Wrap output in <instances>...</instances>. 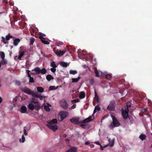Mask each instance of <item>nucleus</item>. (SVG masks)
Masks as SVG:
<instances>
[{
	"instance_id": "1",
	"label": "nucleus",
	"mask_w": 152,
	"mask_h": 152,
	"mask_svg": "<svg viewBox=\"0 0 152 152\" xmlns=\"http://www.w3.org/2000/svg\"><path fill=\"white\" fill-rule=\"evenodd\" d=\"M94 118V115H93L91 116L86 118L83 121H81V124L80 126L81 127L84 129H88L90 127V126L86 123H88L91 121H92Z\"/></svg>"
},
{
	"instance_id": "2",
	"label": "nucleus",
	"mask_w": 152,
	"mask_h": 152,
	"mask_svg": "<svg viewBox=\"0 0 152 152\" xmlns=\"http://www.w3.org/2000/svg\"><path fill=\"white\" fill-rule=\"evenodd\" d=\"M57 123L56 119H54L47 123L46 126L50 129L55 132L58 129V126L56 124Z\"/></svg>"
},
{
	"instance_id": "3",
	"label": "nucleus",
	"mask_w": 152,
	"mask_h": 152,
	"mask_svg": "<svg viewBox=\"0 0 152 152\" xmlns=\"http://www.w3.org/2000/svg\"><path fill=\"white\" fill-rule=\"evenodd\" d=\"M126 108L124 110V119H126L129 118V112L132 106V103L130 102H128L126 103Z\"/></svg>"
},
{
	"instance_id": "4",
	"label": "nucleus",
	"mask_w": 152,
	"mask_h": 152,
	"mask_svg": "<svg viewBox=\"0 0 152 152\" xmlns=\"http://www.w3.org/2000/svg\"><path fill=\"white\" fill-rule=\"evenodd\" d=\"M111 116L113 122L110 124V127L113 128L115 127L119 126L120 125V123L116 119V118L113 115H111Z\"/></svg>"
},
{
	"instance_id": "5",
	"label": "nucleus",
	"mask_w": 152,
	"mask_h": 152,
	"mask_svg": "<svg viewBox=\"0 0 152 152\" xmlns=\"http://www.w3.org/2000/svg\"><path fill=\"white\" fill-rule=\"evenodd\" d=\"M32 71H34L37 74H45L47 72V71L45 68H43L42 69H40L38 67H36L32 70Z\"/></svg>"
},
{
	"instance_id": "6",
	"label": "nucleus",
	"mask_w": 152,
	"mask_h": 152,
	"mask_svg": "<svg viewBox=\"0 0 152 152\" xmlns=\"http://www.w3.org/2000/svg\"><path fill=\"white\" fill-rule=\"evenodd\" d=\"M21 91L24 93L28 95H31L32 96H35V93L32 91L30 89L27 87H24L21 89Z\"/></svg>"
},
{
	"instance_id": "7",
	"label": "nucleus",
	"mask_w": 152,
	"mask_h": 152,
	"mask_svg": "<svg viewBox=\"0 0 152 152\" xmlns=\"http://www.w3.org/2000/svg\"><path fill=\"white\" fill-rule=\"evenodd\" d=\"M68 115L67 112L62 111L58 115V120L60 121H62L64 118H65Z\"/></svg>"
},
{
	"instance_id": "8",
	"label": "nucleus",
	"mask_w": 152,
	"mask_h": 152,
	"mask_svg": "<svg viewBox=\"0 0 152 152\" xmlns=\"http://www.w3.org/2000/svg\"><path fill=\"white\" fill-rule=\"evenodd\" d=\"M60 103L61 107L64 109L66 110L68 108V104L65 99H63L61 100Z\"/></svg>"
},
{
	"instance_id": "9",
	"label": "nucleus",
	"mask_w": 152,
	"mask_h": 152,
	"mask_svg": "<svg viewBox=\"0 0 152 152\" xmlns=\"http://www.w3.org/2000/svg\"><path fill=\"white\" fill-rule=\"evenodd\" d=\"M107 109L110 111H114L115 110V102L114 100L111 101L108 106Z\"/></svg>"
},
{
	"instance_id": "10",
	"label": "nucleus",
	"mask_w": 152,
	"mask_h": 152,
	"mask_svg": "<svg viewBox=\"0 0 152 152\" xmlns=\"http://www.w3.org/2000/svg\"><path fill=\"white\" fill-rule=\"evenodd\" d=\"M70 121L72 123L75 124H79L81 123V121H79V118H73L70 120Z\"/></svg>"
},
{
	"instance_id": "11",
	"label": "nucleus",
	"mask_w": 152,
	"mask_h": 152,
	"mask_svg": "<svg viewBox=\"0 0 152 152\" xmlns=\"http://www.w3.org/2000/svg\"><path fill=\"white\" fill-rule=\"evenodd\" d=\"M66 50L58 51L55 52V53L58 56L63 55L65 53Z\"/></svg>"
},
{
	"instance_id": "12",
	"label": "nucleus",
	"mask_w": 152,
	"mask_h": 152,
	"mask_svg": "<svg viewBox=\"0 0 152 152\" xmlns=\"http://www.w3.org/2000/svg\"><path fill=\"white\" fill-rule=\"evenodd\" d=\"M39 38L41 39V40L42 43L46 45H49L50 44L49 42L44 40L45 38L43 37L42 36H40L39 37Z\"/></svg>"
},
{
	"instance_id": "13",
	"label": "nucleus",
	"mask_w": 152,
	"mask_h": 152,
	"mask_svg": "<svg viewBox=\"0 0 152 152\" xmlns=\"http://www.w3.org/2000/svg\"><path fill=\"white\" fill-rule=\"evenodd\" d=\"M146 137V136L143 134H141L139 136V138L142 141H143L145 140Z\"/></svg>"
},
{
	"instance_id": "14",
	"label": "nucleus",
	"mask_w": 152,
	"mask_h": 152,
	"mask_svg": "<svg viewBox=\"0 0 152 152\" xmlns=\"http://www.w3.org/2000/svg\"><path fill=\"white\" fill-rule=\"evenodd\" d=\"M114 139H113L112 140H111L110 138H109L108 139V141L109 142V145L111 147H113L114 144Z\"/></svg>"
},
{
	"instance_id": "15",
	"label": "nucleus",
	"mask_w": 152,
	"mask_h": 152,
	"mask_svg": "<svg viewBox=\"0 0 152 152\" xmlns=\"http://www.w3.org/2000/svg\"><path fill=\"white\" fill-rule=\"evenodd\" d=\"M27 111V108L25 106H22L21 108L20 112L22 113H25Z\"/></svg>"
},
{
	"instance_id": "16",
	"label": "nucleus",
	"mask_w": 152,
	"mask_h": 152,
	"mask_svg": "<svg viewBox=\"0 0 152 152\" xmlns=\"http://www.w3.org/2000/svg\"><path fill=\"white\" fill-rule=\"evenodd\" d=\"M100 110V107L98 106H96L94 108V111L92 115H93L94 116V114L96 112H97V111H99Z\"/></svg>"
},
{
	"instance_id": "17",
	"label": "nucleus",
	"mask_w": 152,
	"mask_h": 152,
	"mask_svg": "<svg viewBox=\"0 0 152 152\" xmlns=\"http://www.w3.org/2000/svg\"><path fill=\"white\" fill-rule=\"evenodd\" d=\"M85 96V93L83 91H81L80 92L79 95V98L80 99L84 98Z\"/></svg>"
},
{
	"instance_id": "18",
	"label": "nucleus",
	"mask_w": 152,
	"mask_h": 152,
	"mask_svg": "<svg viewBox=\"0 0 152 152\" xmlns=\"http://www.w3.org/2000/svg\"><path fill=\"white\" fill-rule=\"evenodd\" d=\"M20 41V40L19 38H17L15 39L14 41V45L15 46L17 45Z\"/></svg>"
},
{
	"instance_id": "19",
	"label": "nucleus",
	"mask_w": 152,
	"mask_h": 152,
	"mask_svg": "<svg viewBox=\"0 0 152 152\" xmlns=\"http://www.w3.org/2000/svg\"><path fill=\"white\" fill-rule=\"evenodd\" d=\"M60 65L63 67H66L69 65V64H67L64 62H61L60 63Z\"/></svg>"
},
{
	"instance_id": "20",
	"label": "nucleus",
	"mask_w": 152,
	"mask_h": 152,
	"mask_svg": "<svg viewBox=\"0 0 152 152\" xmlns=\"http://www.w3.org/2000/svg\"><path fill=\"white\" fill-rule=\"evenodd\" d=\"M35 94L36 95L35 96H34L33 97H36L37 98H39V99L41 100H42L44 98H45V97H43V96H39V95L38 93H35Z\"/></svg>"
},
{
	"instance_id": "21",
	"label": "nucleus",
	"mask_w": 152,
	"mask_h": 152,
	"mask_svg": "<svg viewBox=\"0 0 152 152\" xmlns=\"http://www.w3.org/2000/svg\"><path fill=\"white\" fill-rule=\"evenodd\" d=\"M28 107L30 110H33L34 109V106L32 103H29L28 105Z\"/></svg>"
},
{
	"instance_id": "22",
	"label": "nucleus",
	"mask_w": 152,
	"mask_h": 152,
	"mask_svg": "<svg viewBox=\"0 0 152 152\" xmlns=\"http://www.w3.org/2000/svg\"><path fill=\"white\" fill-rule=\"evenodd\" d=\"M76 149L75 148L72 147L66 152H76Z\"/></svg>"
},
{
	"instance_id": "23",
	"label": "nucleus",
	"mask_w": 152,
	"mask_h": 152,
	"mask_svg": "<svg viewBox=\"0 0 152 152\" xmlns=\"http://www.w3.org/2000/svg\"><path fill=\"white\" fill-rule=\"evenodd\" d=\"M47 80L48 81H50L51 79H53V78L50 75H48L46 77Z\"/></svg>"
},
{
	"instance_id": "24",
	"label": "nucleus",
	"mask_w": 152,
	"mask_h": 152,
	"mask_svg": "<svg viewBox=\"0 0 152 152\" xmlns=\"http://www.w3.org/2000/svg\"><path fill=\"white\" fill-rule=\"evenodd\" d=\"M80 79V77L78 76L77 78H72V83H77L79 80Z\"/></svg>"
},
{
	"instance_id": "25",
	"label": "nucleus",
	"mask_w": 152,
	"mask_h": 152,
	"mask_svg": "<svg viewBox=\"0 0 152 152\" xmlns=\"http://www.w3.org/2000/svg\"><path fill=\"white\" fill-rule=\"evenodd\" d=\"M37 91L39 92H43L44 91V89L41 87H38L37 88Z\"/></svg>"
},
{
	"instance_id": "26",
	"label": "nucleus",
	"mask_w": 152,
	"mask_h": 152,
	"mask_svg": "<svg viewBox=\"0 0 152 152\" xmlns=\"http://www.w3.org/2000/svg\"><path fill=\"white\" fill-rule=\"evenodd\" d=\"M58 88V86H57L56 88L55 87V86H50L49 88V91H51L52 90H55L57 89Z\"/></svg>"
},
{
	"instance_id": "27",
	"label": "nucleus",
	"mask_w": 152,
	"mask_h": 152,
	"mask_svg": "<svg viewBox=\"0 0 152 152\" xmlns=\"http://www.w3.org/2000/svg\"><path fill=\"white\" fill-rule=\"evenodd\" d=\"M25 140V137L24 136V135H23L22 136L21 138H20L19 139V141L20 142H24Z\"/></svg>"
},
{
	"instance_id": "28",
	"label": "nucleus",
	"mask_w": 152,
	"mask_h": 152,
	"mask_svg": "<svg viewBox=\"0 0 152 152\" xmlns=\"http://www.w3.org/2000/svg\"><path fill=\"white\" fill-rule=\"evenodd\" d=\"M0 56L2 60H4L5 57V54L3 52H0Z\"/></svg>"
},
{
	"instance_id": "29",
	"label": "nucleus",
	"mask_w": 152,
	"mask_h": 152,
	"mask_svg": "<svg viewBox=\"0 0 152 152\" xmlns=\"http://www.w3.org/2000/svg\"><path fill=\"white\" fill-rule=\"evenodd\" d=\"M77 73V72L76 70H70L69 71V73L70 74L75 75Z\"/></svg>"
},
{
	"instance_id": "30",
	"label": "nucleus",
	"mask_w": 152,
	"mask_h": 152,
	"mask_svg": "<svg viewBox=\"0 0 152 152\" xmlns=\"http://www.w3.org/2000/svg\"><path fill=\"white\" fill-rule=\"evenodd\" d=\"M12 37L11 35H10V34H9L6 37V39L7 40H9L10 38Z\"/></svg>"
},
{
	"instance_id": "31",
	"label": "nucleus",
	"mask_w": 152,
	"mask_h": 152,
	"mask_svg": "<svg viewBox=\"0 0 152 152\" xmlns=\"http://www.w3.org/2000/svg\"><path fill=\"white\" fill-rule=\"evenodd\" d=\"M34 41V39L33 37H31L30 39V45H32Z\"/></svg>"
},
{
	"instance_id": "32",
	"label": "nucleus",
	"mask_w": 152,
	"mask_h": 152,
	"mask_svg": "<svg viewBox=\"0 0 152 152\" xmlns=\"http://www.w3.org/2000/svg\"><path fill=\"white\" fill-rule=\"evenodd\" d=\"M95 98L97 102L99 100V98L96 91H95Z\"/></svg>"
},
{
	"instance_id": "33",
	"label": "nucleus",
	"mask_w": 152,
	"mask_h": 152,
	"mask_svg": "<svg viewBox=\"0 0 152 152\" xmlns=\"http://www.w3.org/2000/svg\"><path fill=\"white\" fill-rule=\"evenodd\" d=\"M124 86L126 88H127L129 87L130 85L129 83L126 82L124 83Z\"/></svg>"
},
{
	"instance_id": "34",
	"label": "nucleus",
	"mask_w": 152,
	"mask_h": 152,
	"mask_svg": "<svg viewBox=\"0 0 152 152\" xmlns=\"http://www.w3.org/2000/svg\"><path fill=\"white\" fill-rule=\"evenodd\" d=\"M51 66L53 68H56L57 66L55 64V62H52L51 64Z\"/></svg>"
},
{
	"instance_id": "35",
	"label": "nucleus",
	"mask_w": 152,
	"mask_h": 152,
	"mask_svg": "<svg viewBox=\"0 0 152 152\" xmlns=\"http://www.w3.org/2000/svg\"><path fill=\"white\" fill-rule=\"evenodd\" d=\"M45 109L47 111H49L50 110V108L47 105H45L44 107Z\"/></svg>"
},
{
	"instance_id": "36",
	"label": "nucleus",
	"mask_w": 152,
	"mask_h": 152,
	"mask_svg": "<svg viewBox=\"0 0 152 152\" xmlns=\"http://www.w3.org/2000/svg\"><path fill=\"white\" fill-rule=\"evenodd\" d=\"M26 127H24L23 128L24 129H23V131H24V134L25 136H27L28 135V133L26 132Z\"/></svg>"
},
{
	"instance_id": "37",
	"label": "nucleus",
	"mask_w": 152,
	"mask_h": 152,
	"mask_svg": "<svg viewBox=\"0 0 152 152\" xmlns=\"http://www.w3.org/2000/svg\"><path fill=\"white\" fill-rule=\"evenodd\" d=\"M26 52V50H24L23 51V52H21L20 53V56H21L22 57L24 55L25 53Z\"/></svg>"
},
{
	"instance_id": "38",
	"label": "nucleus",
	"mask_w": 152,
	"mask_h": 152,
	"mask_svg": "<svg viewBox=\"0 0 152 152\" xmlns=\"http://www.w3.org/2000/svg\"><path fill=\"white\" fill-rule=\"evenodd\" d=\"M1 38L2 39L1 41L4 42L5 44L6 43L7 41L6 40L5 38L4 37H2Z\"/></svg>"
},
{
	"instance_id": "39",
	"label": "nucleus",
	"mask_w": 152,
	"mask_h": 152,
	"mask_svg": "<svg viewBox=\"0 0 152 152\" xmlns=\"http://www.w3.org/2000/svg\"><path fill=\"white\" fill-rule=\"evenodd\" d=\"M95 76L97 77H99V75L98 71L97 70H95Z\"/></svg>"
},
{
	"instance_id": "40",
	"label": "nucleus",
	"mask_w": 152,
	"mask_h": 152,
	"mask_svg": "<svg viewBox=\"0 0 152 152\" xmlns=\"http://www.w3.org/2000/svg\"><path fill=\"white\" fill-rule=\"evenodd\" d=\"M34 79L33 77H30L29 78V82L30 83H33L34 82Z\"/></svg>"
},
{
	"instance_id": "41",
	"label": "nucleus",
	"mask_w": 152,
	"mask_h": 152,
	"mask_svg": "<svg viewBox=\"0 0 152 152\" xmlns=\"http://www.w3.org/2000/svg\"><path fill=\"white\" fill-rule=\"evenodd\" d=\"M15 84L16 85L19 86L21 84V83L20 81H16L15 82Z\"/></svg>"
},
{
	"instance_id": "42",
	"label": "nucleus",
	"mask_w": 152,
	"mask_h": 152,
	"mask_svg": "<svg viewBox=\"0 0 152 152\" xmlns=\"http://www.w3.org/2000/svg\"><path fill=\"white\" fill-rule=\"evenodd\" d=\"M50 70L53 72H56V69H55V68H51L50 69Z\"/></svg>"
},
{
	"instance_id": "43",
	"label": "nucleus",
	"mask_w": 152,
	"mask_h": 152,
	"mask_svg": "<svg viewBox=\"0 0 152 152\" xmlns=\"http://www.w3.org/2000/svg\"><path fill=\"white\" fill-rule=\"evenodd\" d=\"M72 102H79V100L78 99H76L73 100H72L71 101Z\"/></svg>"
},
{
	"instance_id": "44",
	"label": "nucleus",
	"mask_w": 152,
	"mask_h": 152,
	"mask_svg": "<svg viewBox=\"0 0 152 152\" xmlns=\"http://www.w3.org/2000/svg\"><path fill=\"white\" fill-rule=\"evenodd\" d=\"M7 63V61L6 60H4H4H3V61L1 62V64H6Z\"/></svg>"
},
{
	"instance_id": "45",
	"label": "nucleus",
	"mask_w": 152,
	"mask_h": 152,
	"mask_svg": "<svg viewBox=\"0 0 152 152\" xmlns=\"http://www.w3.org/2000/svg\"><path fill=\"white\" fill-rule=\"evenodd\" d=\"M122 111V117L124 118V109L122 108L121 109Z\"/></svg>"
},
{
	"instance_id": "46",
	"label": "nucleus",
	"mask_w": 152,
	"mask_h": 152,
	"mask_svg": "<svg viewBox=\"0 0 152 152\" xmlns=\"http://www.w3.org/2000/svg\"><path fill=\"white\" fill-rule=\"evenodd\" d=\"M76 105L75 104H74L72 106V109H74Z\"/></svg>"
},
{
	"instance_id": "47",
	"label": "nucleus",
	"mask_w": 152,
	"mask_h": 152,
	"mask_svg": "<svg viewBox=\"0 0 152 152\" xmlns=\"http://www.w3.org/2000/svg\"><path fill=\"white\" fill-rule=\"evenodd\" d=\"M95 143H96L97 145H99L100 146H101V145L99 142H95Z\"/></svg>"
},
{
	"instance_id": "48",
	"label": "nucleus",
	"mask_w": 152,
	"mask_h": 152,
	"mask_svg": "<svg viewBox=\"0 0 152 152\" xmlns=\"http://www.w3.org/2000/svg\"><path fill=\"white\" fill-rule=\"evenodd\" d=\"M100 146H101V147H100V149L101 150H103V148H104V147H103L101 146V145ZM106 147V146H104V147Z\"/></svg>"
},
{
	"instance_id": "49",
	"label": "nucleus",
	"mask_w": 152,
	"mask_h": 152,
	"mask_svg": "<svg viewBox=\"0 0 152 152\" xmlns=\"http://www.w3.org/2000/svg\"><path fill=\"white\" fill-rule=\"evenodd\" d=\"M65 141L67 142H68L69 141V140L67 138L65 139Z\"/></svg>"
},
{
	"instance_id": "50",
	"label": "nucleus",
	"mask_w": 152,
	"mask_h": 152,
	"mask_svg": "<svg viewBox=\"0 0 152 152\" xmlns=\"http://www.w3.org/2000/svg\"><path fill=\"white\" fill-rule=\"evenodd\" d=\"M21 57L22 56H20V55H19V56L18 57V58L20 60H21Z\"/></svg>"
},
{
	"instance_id": "51",
	"label": "nucleus",
	"mask_w": 152,
	"mask_h": 152,
	"mask_svg": "<svg viewBox=\"0 0 152 152\" xmlns=\"http://www.w3.org/2000/svg\"><path fill=\"white\" fill-rule=\"evenodd\" d=\"M66 134H63V137L65 138L66 137Z\"/></svg>"
},
{
	"instance_id": "52",
	"label": "nucleus",
	"mask_w": 152,
	"mask_h": 152,
	"mask_svg": "<svg viewBox=\"0 0 152 152\" xmlns=\"http://www.w3.org/2000/svg\"><path fill=\"white\" fill-rule=\"evenodd\" d=\"M30 71L29 70H26V72H27L28 74H29V73L30 72Z\"/></svg>"
},
{
	"instance_id": "53",
	"label": "nucleus",
	"mask_w": 152,
	"mask_h": 152,
	"mask_svg": "<svg viewBox=\"0 0 152 152\" xmlns=\"http://www.w3.org/2000/svg\"><path fill=\"white\" fill-rule=\"evenodd\" d=\"M40 34L41 35V36H42H42H45V34H42V33H41Z\"/></svg>"
},
{
	"instance_id": "54",
	"label": "nucleus",
	"mask_w": 152,
	"mask_h": 152,
	"mask_svg": "<svg viewBox=\"0 0 152 152\" xmlns=\"http://www.w3.org/2000/svg\"><path fill=\"white\" fill-rule=\"evenodd\" d=\"M110 77V75H106V78H107V79H109V78H108V77Z\"/></svg>"
},
{
	"instance_id": "55",
	"label": "nucleus",
	"mask_w": 152,
	"mask_h": 152,
	"mask_svg": "<svg viewBox=\"0 0 152 152\" xmlns=\"http://www.w3.org/2000/svg\"><path fill=\"white\" fill-rule=\"evenodd\" d=\"M89 144V142H86L85 143V144L86 145H88Z\"/></svg>"
},
{
	"instance_id": "56",
	"label": "nucleus",
	"mask_w": 152,
	"mask_h": 152,
	"mask_svg": "<svg viewBox=\"0 0 152 152\" xmlns=\"http://www.w3.org/2000/svg\"><path fill=\"white\" fill-rule=\"evenodd\" d=\"M28 77L29 78H30V77H31V75H30L29 74H28Z\"/></svg>"
},
{
	"instance_id": "57",
	"label": "nucleus",
	"mask_w": 152,
	"mask_h": 152,
	"mask_svg": "<svg viewBox=\"0 0 152 152\" xmlns=\"http://www.w3.org/2000/svg\"><path fill=\"white\" fill-rule=\"evenodd\" d=\"M91 82L93 83H94V80H91Z\"/></svg>"
},
{
	"instance_id": "58",
	"label": "nucleus",
	"mask_w": 152,
	"mask_h": 152,
	"mask_svg": "<svg viewBox=\"0 0 152 152\" xmlns=\"http://www.w3.org/2000/svg\"><path fill=\"white\" fill-rule=\"evenodd\" d=\"M2 100V98L0 97V103L1 102Z\"/></svg>"
},
{
	"instance_id": "59",
	"label": "nucleus",
	"mask_w": 152,
	"mask_h": 152,
	"mask_svg": "<svg viewBox=\"0 0 152 152\" xmlns=\"http://www.w3.org/2000/svg\"><path fill=\"white\" fill-rule=\"evenodd\" d=\"M90 146L91 147H94V145H90Z\"/></svg>"
},
{
	"instance_id": "60",
	"label": "nucleus",
	"mask_w": 152,
	"mask_h": 152,
	"mask_svg": "<svg viewBox=\"0 0 152 152\" xmlns=\"http://www.w3.org/2000/svg\"><path fill=\"white\" fill-rule=\"evenodd\" d=\"M1 63L0 62V68H1Z\"/></svg>"
},
{
	"instance_id": "61",
	"label": "nucleus",
	"mask_w": 152,
	"mask_h": 152,
	"mask_svg": "<svg viewBox=\"0 0 152 152\" xmlns=\"http://www.w3.org/2000/svg\"><path fill=\"white\" fill-rule=\"evenodd\" d=\"M12 54V52H10V55H11Z\"/></svg>"
},
{
	"instance_id": "62",
	"label": "nucleus",
	"mask_w": 152,
	"mask_h": 152,
	"mask_svg": "<svg viewBox=\"0 0 152 152\" xmlns=\"http://www.w3.org/2000/svg\"><path fill=\"white\" fill-rule=\"evenodd\" d=\"M77 134L79 135V134H80V132H77Z\"/></svg>"
},
{
	"instance_id": "63",
	"label": "nucleus",
	"mask_w": 152,
	"mask_h": 152,
	"mask_svg": "<svg viewBox=\"0 0 152 152\" xmlns=\"http://www.w3.org/2000/svg\"><path fill=\"white\" fill-rule=\"evenodd\" d=\"M145 110H146V109H145Z\"/></svg>"
},
{
	"instance_id": "64",
	"label": "nucleus",
	"mask_w": 152,
	"mask_h": 152,
	"mask_svg": "<svg viewBox=\"0 0 152 152\" xmlns=\"http://www.w3.org/2000/svg\"><path fill=\"white\" fill-rule=\"evenodd\" d=\"M151 135H152V133H151Z\"/></svg>"
}]
</instances>
